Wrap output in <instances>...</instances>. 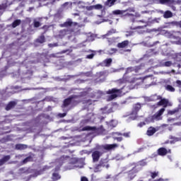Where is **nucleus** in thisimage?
Segmentation results:
<instances>
[{"label": "nucleus", "instance_id": "f257e3e1", "mask_svg": "<svg viewBox=\"0 0 181 181\" xmlns=\"http://www.w3.org/2000/svg\"><path fill=\"white\" fill-rule=\"evenodd\" d=\"M66 162H69L66 169V170H71V169H76L77 168H83V164L80 163V161H78L77 158H70L69 156H62L54 163L56 166L55 170H59V169H60V166Z\"/></svg>", "mask_w": 181, "mask_h": 181}, {"label": "nucleus", "instance_id": "f03ea898", "mask_svg": "<svg viewBox=\"0 0 181 181\" xmlns=\"http://www.w3.org/2000/svg\"><path fill=\"white\" fill-rule=\"evenodd\" d=\"M113 15H125L126 16H139V14L135 13L134 8H128L127 10H115L112 11Z\"/></svg>", "mask_w": 181, "mask_h": 181}, {"label": "nucleus", "instance_id": "7ed1b4c3", "mask_svg": "<svg viewBox=\"0 0 181 181\" xmlns=\"http://www.w3.org/2000/svg\"><path fill=\"white\" fill-rule=\"evenodd\" d=\"M107 93V94H111L107 99V101H111L119 95H124V94L127 93V91H122V89L113 88L112 90H109Z\"/></svg>", "mask_w": 181, "mask_h": 181}, {"label": "nucleus", "instance_id": "20e7f679", "mask_svg": "<svg viewBox=\"0 0 181 181\" xmlns=\"http://www.w3.org/2000/svg\"><path fill=\"white\" fill-rule=\"evenodd\" d=\"M165 112V108L160 109L157 113H156L153 116H150L147 119H146V124H149V122H155V121H159L162 119V114Z\"/></svg>", "mask_w": 181, "mask_h": 181}, {"label": "nucleus", "instance_id": "39448f33", "mask_svg": "<svg viewBox=\"0 0 181 181\" xmlns=\"http://www.w3.org/2000/svg\"><path fill=\"white\" fill-rule=\"evenodd\" d=\"M151 100L152 101H156L158 100H160V101L158 102V105H163L165 108V107H168V105H172V103L169 102L168 99H162V97L154 95L151 98Z\"/></svg>", "mask_w": 181, "mask_h": 181}, {"label": "nucleus", "instance_id": "423d86ee", "mask_svg": "<svg viewBox=\"0 0 181 181\" xmlns=\"http://www.w3.org/2000/svg\"><path fill=\"white\" fill-rule=\"evenodd\" d=\"M66 35H68L69 39H71V37L74 39V36H76V35H78V32H76L74 30L70 31V30H63L59 32V34L57 35V37H59L60 39H62Z\"/></svg>", "mask_w": 181, "mask_h": 181}, {"label": "nucleus", "instance_id": "0eeeda50", "mask_svg": "<svg viewBox=\"0 0 181 181\" xmlns=\"http://www.w3.org/2000/svg\"><path fill=\"white\" fill-rule=\"evenodd\" d=\"M141 23H144V25L138 26L136 28V32L138 33L142 34L145 32V28L149 25V22H151V20L148 21H140Z\"/></svg>", "mask_w": 181, "mask_h": 181}, {"label": "nucleus", "instance_id": "6e6552de", "mask_svg": "<svg viewBox=\"0 0 181 181\" xmlns=\"http://www.w3.org/2000/svg\"><path fill=\"white\" fill-rule=\"evenodd\" d=\"M122 135L123 136H124L125 138H129V133H124V134H120L119 132H115L112 134V136L115 139L117 140V142H121V141H122Z\"/></svg>", "mask_w": 181, "mask_h": 181}, {"label": "nucleus", "instance_id": "1a4fd4ad", "mask_svg": "<svg viewBox=\"0 0 181 181\" xmlns=\"http://www.w3.org/2000/svg\"><path fill=\"white\" fill-rule=\"evenodd\" d=\"M162 5H180L181 0H160Z\"/></svg>", "mask_w": 181, "mask_h": 181}, {"label": "nucleus", "instance_id": "9d476101", "mask_svg": "<svg viewBox=\"0 0 181 181\" xmlns=\"http://www.w3.org/2000/svg\"><path fill=\"white\" fill-rule=\"evenodd\" d=\"M146 78H138V77H134V78H129L127 81L129 83H136V84H142L144 83V80H145Z\"/></svg>", "mask_w": 181, "mask_h": 181}, {"label": "nucleus", "instance_id": "9b49d317", "mask_svg": "<svg viewBox=\"0 0 181 181\" xmlns=\"http://www.w3.org/2000/svg\"><path fill=\"white\" fill-rule=\"evenodd\" d=\"M134 110L132 112L130 118H132V119H136V112L141 110V104H136L134 107Z\"/></svg>", "mask_w": 181, "mask_h": 181}, {"label": "nucleus", "instance_id": "f8f14e48", "mask_svg": "<svg viewBox=\"0 0 181 181\" xmlns=\"http://www.w3.org/2000/svg\"><path fill=\"white\" fill-rule=\"evenodd\" d=\"M74 4L77 5L79 9H86L87 5H91L90 2H83V1H76Z\"/></svg>", "mask_w": 181, "mask_h": 181}, {"label": "nucleus", "instance_id": "ddd939ff", "mask_svg": "<svg viewBox=\"0 0 181 181\" xmlns=\"http://www.w3.org/2000/svg\"><path fill=\"white\" fill-rule=\"evenodd\" d=\"M77 25L76 23H73L71 19H68L65 23L63 24H60L61 28H69V26H76Z\"/></svg>", "mask_w": 181, "mask_h": 181}, {"label": "nucleus", "instance_id": "4468645a", "mask_svg": "<svg viewBox=\"0 0 181 181\" xmlns=\"http://www.w3.org/2000/svg\"><path fill=\"white\" fill-rule=\"evenodd\" d=\"M88 95V97H98V94H101V92H98V93H95V95H91V89L90 88H88V90H85L83 92H82V94L81 95Z\"/></svg>", "mask_w": 181, "mask_h": 181}, {"label": "nucleus", "instance_id": "2eb2a0df", "mask_svg": "<svg viewBox=\"0 0 181 181\" xmlns=\"http://www.w3.org/2000/svg\"><path fill=\"white\" fill-rule=\"evenodd\" d=\"M102 153L98 151H95L92 153V158H93V162H98V159H100V156H101Z\"/></svg>", "mask_w": 181, "mask_h": 181}, {"label": "nucleus", "instance_id": "dca6fc26", "mask_svg": "<svg viewBox=\"0 0 181 181\" xmlns=\"http://www.w3.org/2000/svg\"><path fill=\"white\" fill-rule=\"evenodd\" d=\"M103 149L105 151H112V149H115V148H118V145L117 144H105L103 146Z\"/></svg>", "mask_w": 181, "mask_h": 181}, {"label": "nucleus", "instance_id": "f3484780", "mask_svg": "<svg viewBox=\"0 0 181 181\" xmlns=\"http://www.w3.org/2000/svg\"><path fill=\"white\" fill-rule=\"evenodd\" d=\"M41 6L45 5H49V4H54V2H58L59 0H39Z\"/></svg>", "mask_w": 181, "mask_h": 181}, {"label": "nucleus", "instance_id": "a211bd4d", "mask_svg": "<svg viewBox=\"0 0 181 181\" xmlns=\"http://www.w3.org/2000/svg\"><path fill=\"white\" fill-rule=\"evenodd\" d=\"M72 101H76L77 102V98L73 97V98H69L68 99H66L64 101V105L63 107H67L69 105V104H70V103H72Z\"/></svg>", "mask_w": 181, "mask_h": 181}, {"label": "nucleus", "instance_id": "6ab92c4d", "mask_svg": "<svg viewBox=\"0 0 181 181\" xmlns=\"http://www.w3.org/2000/svg\"><path fill=\"white\" fill-rule=\"evenodd\" d=\"M160 13H163V18H165V19H169V18H172V16H173V13H171L170 11H166L165 12L161 11Z\"/></svg>", "mask_w": 181, "mask_h": 181}, {"label": "nucleus", "instance_id": "aec40b11", "mask_svg": "<svg viewBox=\"0 0 181 181\" xmlns=\"http://www.w3.org/2000/svg\"><path fill=\"white\" fill-rule=\"evenodd\" d=\"M155 132H156V129L153 127H150L148 129L146 134L148 136H152Z\"/></svg>", "mask_w": 181, "mask_h": 181}, {"label": "nucleus", "instance_id": "412c9836", "mask_svg": "<svg viewBox=\"0 0 181 181\" xmlns=\"http://www.w3.org/2000/svg\"><path fill=\"white\" fill-rule=\"evenodd\" d=\"M168 153V150L165 148H160L158 149V155L160 156H165Z\"/></svg>", "mask_w": 181, "mask_h": 181}, {"label": "nucleus", "instance_id": "4be33fe9", "mask_svg": "<svg viewBox=\"0 0 181 181\" xmlns=\"http://www.w3.org/2000/svg\"><path fill=\"white\" fill-rule=\"evenodd\" d=\"M9 159H11V156H6L5 157H4L3 159L0 160V166H2V165H4L5 162H8Z\"/></svg>", "mask_w": 181, "mask_h": 181}, {"label": "nucleus", "instance_id": "5701e85b", "mask_svg": "<svg viewBox=\"0 0 181 181\" xmlns=\"http://www.w3.org/2000/svg\"><path fill=\"white\" fill-rule=\"evenodd\" d=\"M15 105H16V103L15 102H11L9 104L7 105V106L6 107V111H9V110L13 108V107H15Z\"/></svg>", "mask_w": 181, "mask_h": 181}, {"label": "nucleus", "instance_id": "b1692460", "mask_svg": "<svg viewBox=\"0 0 181 181\" xmlns=\"http://www.w3.org/2000/svg\"><path fill=\"white\" fill-rule=\"evenodd\" d=\"M111 63H112V59L110 58V59H105L103 62V65L106 66V67H108L110 64H111Z\"/></svg>", "mask_w": 181, "mask_h": 181}, {"label": "nucleus", "instance_id": "393cba45", "mask_svg": "<svg viewBox=\"0 0 181 181\" xmlns=\"http://www.w3.org/2000/svg\"><path fill=\"white\" fill-rule=\"evenodd\" d=\"M117 125H118V122L117 120H112L109 124V127H110V128H115Z\"/></svg>", "mask_w": 181, "mask_h": 181}, {"label": "nucleus", "instance_id": "a878e982", "mask_svg": "<svg viewBox=\"0 0 181 181\" xmlns=\"http://www.w3.org/2000/svg\"><path fill=\"white\" fill-rule=\"evenodd\" d=\"M129 43V42L128 40H125L124 42H122V43H119L117 45L118 47H126V46H128V44Z\"/></svg>", "mask_w": 181, "mask_h": 181}, {"label": "nucleus", "instance_id": "bb28decb", "mask_svg": "<svg viewBox=\"0 0 181 181\" xmlns=\"http://www.w3.org/2000/svg\"><path fill=\"white\" fill-rule=\"evenodd\" d=\"M16 148L17 149H20L21 151H22L23 149H26V148H28V146H26L25 144H17L16 146Z\"/></svg>", "mask_w": 181, "mask_h": 181}, {"label": "nucleus", "instance_id": "cd10ccee", "mask_svg": "<svg viewBox=\"0 0 181 181\" xmlns=\"http://www.w3.org/2000/svg\"><path fill=\"white\" fill-rule=\"evenodd\" d=\"M165 90H167V91H170L171 93H175V88L170 85L165 86Z\"/></svg>", "mask_w": 181, "mask_h": 181}, {"label": "nucleus", "instance_id": "c85d7f7f", "mask_svg": "<svg viewBox=\"0 0 181 181\" xmlns=\"http://www.w3.org/2000/svg\"><path fill=\"white\" fill-rule=\"evenodd\" d=\"M115 2H117V0H107L106 1V5L107 6H112V5H114V4H115Z\"/></svg>", "mask_w": 181, "mask_h": 181}, {"label": "nucleus", "instance_id": "c756f323", "mask_svg": "<svg viewBox=\"0 0 181 181\" xmlns=\"http://www.w3.org/2000/svg\"><path fill=\"white\" fill-rule=\"evenodd\" d=\"M52 179L53 180H59L60 179V175L57 173H54L52 174Z\"/></svg>", "mask_w": 181, "mask_h": 181}, {"label": "nucleus", "instance_id": "7c9ffc66", "mask_svg": "<svg viewBox=\"0 0 181 181\" xmlns=\"http://www.w3.org/2000/svg\"><path fill=\"white\" fill-rule=\"evenodd\" d=\"M83 131H95V127H85L83 128Z\"/></svg>", "mask_w": 181, "mask_h": 181}, {"label": "nucleus", "instance_id": "2f4dec72", "mask_svg": "<svg viewBox=\"0 0 181 181\" xmlns=\"http://www.w3.org/2000/svg\"><path fill=\"white\" fill-rule=\"evenodd\" d=\"M104 166H105V165L101 163L100 165H98L95 168V172H100V170H101L102 168H104Z\"/></svg>", "mask_w": 181, "mask_h": 181}, {"label": "nucleus", "instance_id": "473e14b6", "mask_svg": "<svg viewBox=\"0 0 181 181\" xmlns=\"http://www.w3.org/2000/svg\"><path fill=\"white\" fill-rule=\"evenodd\" d=\"M37 42H38V43H45V36L41 35L39 38H37Z\"/></svg>", "mask_w": 181, "mask_h": 181}, {"label": "nucleus", "instance_id": "72a5a7b5", "mask_svg": "<svg viewBox=\"0 0 181 181\" xmlns=\"http://www.w3.org/2000/svg\"><path fill=\"white\" fill-rule=\"evenodd\" d=\"M21 25V20H16L13 23V28H16V26H19Z\"/></svg>", "mask_w": 181, "mask_h": 181}, {"label": "nucleus", "instance_id": "f704fd0d", "mask_svg": "<svg viewBox=\"0 0 181 181\" xmlns=\"http://www.w3.org/2000/svg\"><path fill=\"white\" fill-rule=\"evenodd\" d=\"M86 40H88V42H93V40H94V36L91 34H88Z\"/></svg>", "mask_w": 181, "mask_h": 181}, {"label": "nucleus", "instance_id": "c9c22d12", "mask_svg": "<svg viewBox=\"0 0 181 181\" xmlns=\"http://www.w3.org/2000/svg\"><path fill=\"white\" fill-rule=\"evenodd\" d=\"M178 110H169L168 115H174V114H177Z\"/></svg>", "mask_w": 181, "mask_h": 181}, {"label": "nucleus", "instance_id": "e433bc0d", "mask_svg": "<svg viewBox=\"0 0 181 181\" xmlns=\"http://www.w3.org/2000/svg\"><path fill=\"white\" fill-rule=\"evenodd\" d=\"M117 52L116 49H110L109 51H107V54H114V53H115Z\"/></svg>", "mask_w": 181, "mask_h": 181}, {"label": "nucleus", "instance_id": "4c0bfd02", "mask_svg": "<svg viewBox=\"0 0 181 181\" xmlns=\"http://www.w3.org/2000/svg\"><path fill=\"white\" fill-rule=\"evenodd\" d=\"M93 9H103V5H101V4L94 5Z\"/></svg>", "mask_w": 181, "mask_h": 181}, {"label": "nucleus", "instance_id": "58836bf2", "mask_svg": "<svg viewBox=\"0 0 181 181\" xmlns=\"http://www.w3.org/2000/svg\"><path fill=\"white\" fill-rule=\"evenodd\" d=\"M7 7H8V4H6L0 5V11H4L6 9Z\"/></svg>", "mask_w": 181, "mask_h": 181}, {"label": "nucleus", "instance_id": "ea45409f", "mask_svg": "<svg viewBox=\"0 0 181 181\" xmlns=\"http://www.w3.org/2000/svg\"><path fill=\"white\" fill-rule=\"evenodd\" d=\"M86 9V11H93L94 9V6L87 5Z\"/></svg>", "mask_w": 181, "mask_h": 181}, {"label": "nucleus", "instance_id": "a19ab883", "mask_svg": "<svg viewBox=\"0 0 181 181\" xmlns=\"http://www.w3.org/2000/svg\"><path fill=\"white\" fill-rule=\"evenodd\" d=\"M134 70L135 71V73L138 71V69H134V68L131 67L127 69V73H130V71H134Z\"/></svg>", "mask_w": 181, "mask_h": 181}, {"label": "nucleus", "instance_id": "79ce46f5", "mask_svg": "<svg viewBox=\"0 0 181 181\" xmlns=\"http://www.w3.org/2000/svg\"><path fill=\"white\" fill-rule=\"evenodd\" d=\"M164 66H165V67H170V66H172V62L168 61L165 62Z\"/></svg>", "mask_w": 181, "mask_h": 181}, {"label": "nucleus", "instance_id": "37998d69", "mask_svg": "<svg viewBox=\"0 0 181 181\" xmlns=\"http://www.w3.org/2000/svg\"><path fill=\"white\" fill-rule=\"evenodd\" d=\"M89 117H90V119L89 120H88V121H90V122H94V118H95V116H94V115H93V114H90V115H89Z\"/></svg>", "mask_w": 181, "mask_h": 181}, {"label": "nucleus", "instance_id": "c03bdc74", "mask_svg": "<svg viewBox=\"0 0 181 181\" xmlns=\"http://www.w3.org/2000/svg\"><path fill=\"white\" fill-rule=\"evenodd\" d=\"M34 26H35V28H39L40 26V23H39L38 21H34Z\"/></svg>", "mask_w": 181, "mask_h": 181}, {"label": "nucleus", "instance_id": "a18cd8bd", "mask_svg": "<svg viewBox=\"0 0 181 181\" xmlns=\"http://www.w3.org/2000/svg\"><path fill=\"white\" fill-rule=\"evenodd\" d=\"M175 121H176V118H168V122L172 123V122H175Z\"/></svg>", "mask_w": 181, "mask_h": 181}, {"label": "nucleus", "instance_id": "49530a36", "mask_svg": "<svg viewBox=\"0 0 181 181\" xmlns=\"http://www.w3.org/2000/svg\"><path fill=\"white\" fill-rule=\"evenodd\" d=\"M112 33H115V30L112 29V30H110L107 34L106 35L107 36L110 35H112Z\"/></svg>", "mask_w": 181, "mask_h": 181}, {"label": "nucleus", "instance_id": "de8ad7c7", "mask_svg": "<svg viewBox=\"0 0 181 181\" xmlns=\"http://www.w3.org/2000/svg\"><path fill=\"white\" fill-rule=\"evenodd\" d=\"M176 84L179 87L180 91H181V81H177Z\"/></svg>", "mask_w": 181, "mask_h": 181}, {"label": "nucleus", "instance_id": "09e8293b", "mask_svg": "<svg viewBox=\"0 0 181 181\" xmlns=\"http://www.w3.org/2000/svg\"><path fill=\"white\" fill-rule=\"evenodd\" d=\"M158 172L157 173H151V177L152 179H155L156 177V176H158Z\"/></svg>", "mask_w": 181, "mask_h": 181}, {"label": "nucleus", "instance_id": "8fccbe9b", "mask_svg": "<svg viewBox=\"0 0 181 181\" xmlns=\"http://www.w3.org/2000/svg\"><path fill=\"white\" fill-rule=\"evenodd\" d=\"M105 112H107V114H110V112H111V107H110L109 110H108V107H105Z\"/></svg>", "mask_w": 181, "mask_h": 181}, {"label": "nucleus", "instance_id": "3c124183", "mask_svg": "<svg viewBox=\"0 0 181 181\" xmlns=\"http://www.w3.org/2000/svg\"><path fill=\"white\" fill-rule=\"evenodd\" d=\"M146 123L145 122H140L139 124H138V127H139V128H142V127H144V125H145Z\"/></svg>", "mask_w": 181, "mask_h": 181}, {"label": "nucleus", "instance_id": "603ef678", "mask_svg": "<svg viewBox=\"0 0 181 181\" xmlns=\"http://www.w3.org/2000/svg\"><path fill=\"white\" fill-rule=\"evenodd\" d=\"M94 57V54H91L89 55H87L86 59H93Z\"/></svg>", "mask_w": 181, "mask_h": 181}, {"label": "nucleus", "instance_id": "864d4df0", "mask_svg": "<svg viewBox=\"0 0 181 181\" xmlns=\"http://www.w3.org/2000/svg\"><path fill=\"white\" fill-rule=\"evenodd\" d=\"M159 21H160V18H156V19L153 20L152 23H155V22H156V23H158Z\"/></svg>", "mask_w": 181, "mask_h": 181}, {"label": "nucleus", "instance_id": "5fc2aeb1", "mask_svg": "<svg viewBox=\"0 0 181 181\" xmlns=\"http://www.w3.org/2000/svg\"><path fill=\"white\" fill-rule=\"evenodd\" d=\"M56 46H57V43L49 44V47H56Z\"/></svg>", "mask_w": 181, "mask_h": 181}, {"label": "nucleus", "instance_id": "6e6d98bb", "mask_svg": "<svg viewBox=\"0 0 181 181\" xmlns=\"http://www.w3.org/2000/svg\"><path fill=\"white\" fill-rule=\"evenodd\" d=\"M41 173L37 172L35 173V174L34 175H30V176H33V177H36L37 176H39V175H41Z\"/></svg>", "mask_w": 181, "mask_h": 181}, {"label": "nucleus", "instance_id": "4d7b16f0", "mask_svg": "<svg viewBox=\"0 0 181 181\" xmlns=\"http://www.w3.org/2000/svg\"><path fill=\"white\" fill-rule=\"evenodd\" d=\"M29 160H30V157L26 158L23 160V163H26V162H29Z\"/></svg>", "mask_w": 181, "mask_h": 181}, {"label": "nucleus", "instance_id": "13d9d810", "mask_svg": "<svg viewBox=\"0 0 181 181\" xmlns=\"http://www.w3.org/2000/svg\"><path fill=\"white\" fill-rule=\"evenodd\" d=\"M83 153H87V155H90V153H91V152L87 151V150H84V151H83Z\"/></svg>", "mask_w": 181, "mask_h": 181}, {"label": "nucleus", "instance_id": "bf43d9fd", "mask_svg": "<svg viewBox=\"0 0 181 181\" xmlns=\"http://www.w3.org/2000/svg\"><path fill=\"white\" fill-rule=\"evenodd\" d=\"M103 22H107V20L103 19V20H102V21L96 22V23H97L98 25H100V23H103Z\"/></svg>", "mask_w": 181, "mask_h": 181}, {"label": "nucleus", "instance_id": "052dcab7", "mask_svg": "<svg viewBox=\"0 0 181 181\" xmlns=\"http://www.w3.org/2000/svg\"><path fill=\"white\" fill-rule=\"evenodd\" d=\"M81 181H88V180L87 179V177H81Z\"/></svg>", "mask_w": 181, "mask_h": 181}, {"label": "nucleus", "instance_id": "680f3d73", "mask_svg": "<svg viewBox=\"0 0 181 181\" xmlns=\"http://www.w3.org/2000/svg\"><path fill=\"white\" fill-rule=\"evenodd\" d=\"M119 83L121 84H124V83H127V81H125V79H122V80L119 81Z\"/></svg>", "mask_w": 181, "mask_h": 181}, {"label": "nucleus", "instance_id": "e2e57ef3", "mask_svg": "<svg viewBox=\"0 0 181 181\" xmlns=\"http://www.w3.org/2000/svg\"><path fill=\"white\" fill-rule=\"evenodd\" d=\"M65 115H66V113L59 114V117H60L61 118H63V117H64Z\"/></svg>", "mask_w": 181, "mask_h": 181}, {"label": "nucleus", "instance_id": "0e129e2a", "mask_svg": "<svg viewBox=\"0 0 181 181\" xmlns=\"http://www.w3.org/2000/svg\"><path fill=\"white\" fill-rule=\"evenodd\" d=\"M171 9H173V11H176V7L174 6H172Z\"/></svg>", "mask_w": 181, "mask_h": 181}, {"label": "nucleus", "instance_id": "69168bd1", "mask_svg": "<svg viewBox=\"0 0 181 181\" xmlns=\"http://www.w3.org/2000/svg\"><path fill=\"white\" fill-rule=\"evenodd\" d=\"M66 5H69V6H70V5H71V4L69 2H66L64 4V6H66Z\"/></svg>", "mask_w": 181, "mask_h": 181}, {"label": "nucleus", "instance_id": "338daca9", "mask_svg": "<svg viewBox=\"0 0 181 181\" xmlns=\"http://www.w3.org/2000/svg\"><path fill=\"white\" fill-rule=\"evenodd\" d=\"M131 173H132V171H130V173H129V177H130V179H132V176H131Z\"/></svg>", "mask_w": 181, "mask_h": 181}, {"label": "nucleus", "instance_id": "774afa93", "mask_svg": "<svg viewBox=\"0 0 181 181\" xmlns=\"http://www.w3.org/2000/svg\"><path fill=\"white\" fill-rule=\"evenodd\" d=\"M46 169H49V167L45 166V168H44V170H46Z\"/></svg>", "mask_w": 181, "mask_h": 181}]
</instances>
